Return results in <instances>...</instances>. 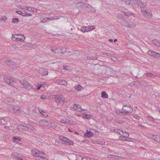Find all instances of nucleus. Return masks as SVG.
<instances>
[{"mask_svg":"<svg viewBox=\"0 0 160 160\" xmlns=\"http://www.w3.org/2000/svg\"><path fill=\"white\" fill-rule=\"evenodd\" d=\"M19 153L16 152H14L12 153V155L14 158H16L17 156H18Z\"/></svg>","mask_w":160,"mask_h":160,"instance_id":"obj_37","label":"nucleus"},{"mask_svg":"<svg viewBox=\"0 0 160 160\" xmlns=\"http://www.w3.org/2000/svg\"><path fill=\"white\" fill-rule=\"evenodd\" d=\"M77 7L78 9H83L88 7L87 4L83 2H78L77 4Z\"/></svg>","mask_w":160,"mask_h":160,"instance_id":"obj_8","label":"nucleus"},{"mask_svg":"<svg viewBox=\"0 0 160 160\" xmlns=\"http://www.w3.org/2000/svg\"><path fill=\"white\" fill-rule=\"evenodd\" d=\"M147 118L150 121L154 122H155V119H154L153 117H151L150 116H147Z\"/></svg>","mask_w":160,"mask_h":160,"instance_id":"obj_25","label":"nucleus"},{"mask_svg":"<svg viewBox=\"0 0 160 160\" xmlns=\"http://www.w3.org/2000/svg\"><path fill=\"white\" fill-rule=\"evenodd\" d=\"M119 139L120 140H122V141H126V140H128L127 139V138H126L124 136H120L119 138Z\"/></svg>","mask_w":160,"mask_h":160,"instance_id":"obj_26","label":"nucleus"},{"mask_svg":"<svg viewBox=\"0 0 160 160\" xmlns=\"http://www.w3.org/2000/svg\"><path fill=\"white\" fill-rule=\"evenodd\" d=\"M38 73L42 75L45 76L48 74V72L46 70H44L43 69H41L38 70Z\"/></svg>","mask_w":160,"mask_h":160,"instance_id":"obj_10","label":"nucleus"},{"mask_svg":"<svg viewBox=\"0 0 160 160\" xmlns=\"http://www.w3.org/2000/svg\"><path fill=\"white\" fill-rule=\"evenodd\" d=\"M63 69L65 70H68L69 68L67 66H63Z\"/></svg>","mask_w":160,"mask_h":160,"instance_id":"obj_51","label":"nucleus"},{"mask_svg":"<svg viewBox=\"0 0 160 160\" xmlns=\"http://www.w3.org/2000/svg\"><path fill=\"white\" fill-rule=\"evenodd\" d=\"M32 154L37 159L39 160H48V159L44 157L45 154L43 152H41L39 150L36 149H33L32 150Z\"/></svg>","mask_w":160,"mask_h":160,"instance_id":"obj_2","label":"nucleus"},{"mask_svg":"<svg viewBox=\"0 0 160 160\" xmlns=\"http://www.w3.org/2000/svg\"><path fill=\"white\" fill-rule=\"evenodd\" d=\"M24 87L26 88H28L30 87V84L27 82L26 80H24L22 82L20 81Z\"/></svg>","mask_w":160,"mask_h":160,"instance_id":"obj_9","label":"nucleus"},{"mask_svg":"<svg viewBox=\"0 0 160 160\" xmlns=\"http://www.w3.org/2000/svg\"><path fill=\"white\" fill-rule=\"evenodd\" d=\"M74 133L77 134H78V133L77 131H75Z\"/></svg>","mask_w":160,"mask_h":160,"instance_id":"obj_62","label":"nucleus"},{"mask_svg":"<svg viewBox=\"0 0 160 160\" xmlns=\"http://www.w3.org/2000/svg\"><path fill=\"white\" fill-rule=\"evenodd\" d=\"M122 110L123 112H120L122 113L123 115L124 114L128 115L133 111V109L128 104H124Z\"/></svg>","mask_w":160,"mask_h":160,"instance_id":"obj_3","label":"nucleus"},{"mask_svg":"<svg viewBox=\"0 0 160 160\" xmlns=\"http://www.w3.org/2000/svg\"><path fill=\"white\" fill-rule=\"evenodd\" d=\"M156 76L160 78V74H157Z\"/></svg>","mask_w":160,"mask_h":160,"instance_id":"obj_58","label":"nucleus"},{"mask_svg":"<svg viewBox=\"0 0 160 160\" xmlns=\"http://www.w3.org/2000/svg\"><path fill=\"white\" fill-rule=\"evenodd\" d=\"M88 142V140H84L82 141V142H85V143H87Z\"/></svg>","mask_w":160,"mask_h":160,"instance_id":"obj_57","label":"nucleus"},{"mask_svg":"<svg viewBox=\"0 0 160 160\" xmlns=\"http://www.w3.org/2000/svg\"><path fill=\"white\" fill-rule=\"evenodd\" d=\"M38 109L39 112L44 117L46 118L48 116L47 114L44 110L39 108H38Z\"/></svg>","mask_w":160,"mask_h":160,"instance_id":"obj_12","label":"nucleus"},{"mask_svg":"<svg viewBox=\"0 0 160 160\" xmlns=\"http://www.w3.org/2000/svg\"><path fill=\"white\" fill-rule=\"evenodd\" d=\"M113 157V158H116V159H118V158H119V157L116 156H114V155H111Z\"/></svg>","mask_w":160,"mask_h":160,"instance_id":"obj_55","label":"nucleus"},{"mask_svg":"<svg viewBox=\"0 0 160 160\" xmlns=\"http://www.w3.org/2000/svg\"><path fill=\"white\" fill-rule=\"evenodd\" d=\"M90 115L89 114H87L85 116V118L86 119H89L90 118Z\"/></svg>","mask_w":160,"mask_h":160,"instance_id":"obj_49","label":"nucleus"},{"mask_svg":"<svg viewBox=\"0 0 160 160\" xmlns=\"http://www.w3.org/2000/svg\"><path fill=\"white\" fill-rule=\"evenodd\" d=\"M136 118L139 120L140 118V117L139 116H137Z\"/></svg>","mask_w":160,"mask_h":160,"instance_id":"obj_61","label":"nucleus"},{"mask_svg":"<svg viewBox=\"0 0 160 160\" xmlns=\"http://www.w3.org/2000/svg\"><path fill=\"white\" fill-rule=\"evenodd\" d=\"M82 160H92L91 159L89 158H82Z\"/></svg>","mask_w":160,"mask_h":160,"instance_id":"obj_47","label":"nucleus"},{"mask_svg":"<svg viewBox=\"0 0 160 160\" xmlns=\"http://www.w3.org/2000/svg\"><path fill=\"white\" fill-rule=\"evenodd\" d=\"M56 19H58V18H54V17H52L50 18H46V21H49L52 20Z\"/></svg>","mask_w":160,"mask_h":160,"instance_id":"obj_35","label":"nucleus"},{"mask_svg":"<svg viewBox=\"0 0 160 160\" xmlns=\"http://www.w3.org/2000/svg\"><path fill=\"white\" fill-rule=\"evenodd\" d=\"M87 32L90 31L92 30H94L95 28V27L94 26H88L86 27Z\"/></svg>","mask_w":160,"mask_h":160,"instance_id":"obj_17","label":"nucleus"},{"mask_svg":"<svg viewBox=\"0 0 160 160\" xmlns=\"http://www.w3.org/2000/svg\"><path fill=\"white\" fill-rule=\"evenodd\" d=\"M25 128L30 130H34L35 129V128L34 127L31 125H28L26 126Z\"/></svg>","mask_w":160,"mask_h":160,"instance_id":"obj_30","label":"nucleus"},{"mask_svg":"<svg viewBox=\"0 0 160 160\" xmlns=\"http://www.w3.org/2000/svg\"><path fill=\"white\" fill-rule=\"evenodd\" d=\"M20 109V107L19 106H17L14 107L13 109V111L14 112H16L17 111L19 110Z\"/></svg>","mask_w":160,"mask_h":160,"instance_id":"obj_29","label":"nucleus"},{"mask_svg":"<svg viewBox=\"0 0 160 160\" xmlns=\"http://www.w3.org/2000/svg\"><path fill=\"white\" fill-rule=\"evenodd\" d=\"M47 22V21H46V18L43 19L41 21V22L42 23H45Z\"/></svg>","mask_w":160,"mask_h":160,"instance_id":"obj_52","label":"nucleus"},{"mask_svg":"<svg viewBox=\"0 0 160 160\" xmlns=\"http://www.w3.org/2000/svg\"><path fill=\"white\" fill-rule=\"evenodd\" d=\"M60 139L62 140L63 141L65 142V143L67 141V140H68V139L67 138L64 137H62L60 138Z\"/></svg>","mask_w":160,"mask_h":160,"instance_id":"obj_41","label":"nucleus"},{"mask_svg":"<svg viewBox=\"0 0 160 160\" xmlns=\"http://www.w3.org/2000/svg\"><path fill=\"white\" fill-rule=\"evenodd\" d=\"M17 38V37H16V36H12V39L13 40H14V39H15V40H16V38Z\"/></svg>","mask_w":160,"mask_h":160,"instance_id":"obj_54","label":"nucleus"},{"mask_svg":"<svg viewBox=\"0 0 160 160\" xmlns=\"http://www.w3.org/2000/svg\"><path fill=\"white\" fill-rule=\"evenodd\" d=\"M159 54V53L155 52V53L152 55V56L154 57L158 58Z\"/></svg>","mask_w":160,"mask_h":160,"instance_id":"obj_43","label":"nucleus"},{"mask_svg":"<svg viewBox=\"0 0 160 160\" xmlns=\"http://www.w3.org/2000/svg\"><path fill=\"white\" fill-rule=\"evenodd\" d=\"M87 29H86V27H82L81 28V30L83 32H87Z\"/></svg>","mask_w":160,"mask_h":160,"instance_id":"obj_40","label":"nucleus"},{"mask_svg":"<svg viewBox=\"0 0 160 160\" xmlns=\"http://www.w3.org/2000/svg\"><path fill=\"white\" fill-rule=\"evenodd\" d=\"M21 138L19 137H13L12 138V140L14 141H15L17 140L18 141H20L21 140Z\"/></svg>","mask_w":160,"mask_h":160,"instance_id":"obj_28","label":"nucleus"},{"mask_svg":"<svg viewBox=\"0 0 160 160\" xmlns=\"http://www.w3.org/2000/svg\"><path fill=\"white\" fill-rule=\"evenodd\" d=\"M147 53L149 55L152 56V55L155 53V52L152 50H149Z\"/></svg>","mask_w":160,"mask_h":160,"instance_id":"obj_34","label":"nucleus"},{"mask_svg":"<svg viewBox=\"0 0 160 160\" xmlns=\"http://www.w3.org/2000/svg\"><path fill=\"white\" fill-rule=\"evenodd\" d=\"M15 35H20V36H23V35L22 34H16Z\"/></svg>","mask_w":160,"mask_h":160,"instance_id":"obj_59","label":"nucleus"},{"mask_svg":"<svg viewBox=\"0 0 160 160\" xmlns=\"http://www.w3.org/2000/svg\"><path fill=\"white\" fill-rule=\"evenodd\" d=\"M55 102L58 104H62L65 100V98L62 95H55Z\"/></svg>","mask_w":160,"mask_h":160,"instance_id":"obj_5","label":"nucleus"},{"mask_svg":"<svg viewBox=\"0 0 160 160\" xmlns=\"http://www.w3.org/2000/svg\"><path fill=\"white\" fill-rule=\"evenodd\" d=\"M7 123V122L4 119L0 118V124L2 125H6Z\"/></svg>","mask_w":160,"mask_h":160,"instance_id":"obj_23","label":"nucleus"},{"mask_svg":"<svg viewBox=\"0 0 160 160\" xmlns=\"http://www.w3.org/2000/svg\"><path fill=\"white\" fill-rule=\"evenodd\" d=\"M4 79L7 83L9 85L13 86L15 84V82L14 79L10 77H7L6 76H4Z\"/></svg>","mask_w":160,"mask_h":160,"instance_id":"obj_4","label":"nucleus"},{"mask_svg":"<svg viewBox=\"0 0 160 160\" xmlns=\"http://www.w3.org/2000/svg\"><path fill=\"white\" fill-rule=\"evenodd\" d=\"M22 126V125H21V126H18V129H19V128H21Z\"/></svg>","mask_w":160,"mask_h":160,"instance_id":"obj_63","label":"nucleus"},{"mask_svg":"<svg viewBox=\"0 0 160 160\" xmlns=\"http://www.w3.org/2000/svg\"><path fill=\"white\" fill-rule=\"evenodd\" d=\"M73 108L78 112H82L83 111V109L81 108L80 105L78 104H74L73 106Z\"/></svg>","mask_w":160,"mask_h":160,"instance_id":"obj_11","label":"nucleus"},{"mask_svg":"<svg viewBox=\"0 0 160 160\" xmlns=\"http://www.w3.org/2000/svg\"><path fill=\"white\" fill-rule=\"evenodd\" d=\"M150 138H152L153 140L158 142V140L159 138V136L152 135H151Z\"/></svg>","mask_w":160,"mask_h":160,"instance_id":"obj_15","label":"nucleus"},{"mask_svg":"<svg viewBox=\"0 0 160 160\" xmlns=\"http://www.w3.org/2000/svg\"><path fill=\"white\" fill-rule=\"evenodd\" d=\"M15 159L19 160H23L22 158L20 157L19 155V154H18V156L16 157V158Z\"/></svg>","mask_w":160,"mask_h":160,"instance_id":"obj_45","label":"nucleus"},{"mask_svg":"<svg viewBox=\"0 0 160 160\" xmlns=\"http://www.w3.org/2000/svg\"><path fill=\"white\" fill-rule=\"evenodd\" d=\"M152 43L158 47L160 46V42L158 40L154 39L152 41Z\"/></svg>","mask_w":160,"mask_h":160,"instance_id":"obj_14","label":"nucleus"},{"mask_svg":"<svg viewBox=\"0 0 160 160\" xmlns=\"http://www.w3.org/2000/svg\"><path fill=\"white\" fill-rule=\"evenodd\" d=\"M47 97L46 95H42L41 96L40 98L42 99H44Z\"/></svg>","mask_w":160,"mask_h":160,"instance_id":"obj_46","label":"nucleus"},{"mask_svg":"<svg viewBox=\"0 0 160 160\" xmlns=\"http://www.w3.org/2000/svg\"><path fill=\"white\" fill-rule=\"evenodd\" d=\"M25 38L24 36L22 38H16V41H23L25 40Z\"/></svg>","mask_w":160,"mask_h":160,"instance_id":"obj_31","label":"nucleus"},{"mask_svg":"<svg viewBox=\"0 0 160 160\" xmlns=\"http://www.w3.org/2000/svg\"><path fill=\"white\" fill-rule=\"evenodd\" d=\"M7 19V18L4 16H3L2 17L0 18V21H5Z\"/></svg>","mask_w":160,"mask_h":160,"instance_id":"obj_42","label":"nucleus"},{"mask_svg":"<svg viewBox=\"0 0 160 160\" xmlns=\"http://www.w3.org/2000/svg\"><path fill=\"white\" fill-rule=\"evenodd\" d=\"M108 41L110 42H112V41H113L112 40V39H109Z\"/></svg>","mask_w":160,"mask_h":160,"instance_id":"obj_60","label":"nucleus"},{"mask_svg":"<svg viewBox=\"0 0 160 160\" xmlns=\"http://www.w3.org/2000/svg\"><path fill=\"white\" fill-rule=\"evenodd\" d=\"M50 126L53 128H55L57 126L56 124L54 123L50 122Z\"/></svg>","mask_w":160,"mask_h":160,"instance_id":"obj_36","label":"nucleus"},{"mask_svg":"<svg viewBox=\"0 0 160 160\" xmlns=\"http://www.w3.org/2000/svg\"><path fill=\"white\" fill-rule=\"evenodd\" d=\"M142 12L144 16L148 19H150L152 18V15L150 11H147L143 9H141Z\"/></svg>","mask_w":160,"mask_h":160,"instance_id":"obj_6","label":"nucleus"},{"mask_svg":"<svg viewBox=\"0 0 160 160\" xmlns=\"http://www.w3.org/2000/svg\"><path fill=\"white\" fill-rule=\"evenodd\" d=\"M12 22L13 23H17L19 22V19L17 18H14L12 20Z\"/></svg>","mask_w":160,"mask_h":160,"instance_id":"obj_32","label":"nucleus"},{"mask_svg":"<svg viewBox=\"0 0 160 160\" xmlns=\"http://www.w3.org/2000/svg\"><path fill=\"white\" fill-rule=\"evenodd\" d=\"M68 120L66 119H61L60 120V122L62 123H64V124H68V122L67 121Z\"/></svg>","mask_w":160,"mask_h":160,"instance_id":"obj_33","label":"nucleus"},{"mask_svg":"<svg viewBox=\"0 0 160 160\" xmlns=\"http://www.w3.org/2000/svg\"><path fill=\"white\" fill-rule=\"evenodd\" d=\"M75 89L77 91H79L81 89H83L82 87L80 84H78L75 87Z\"/></svg>","mask_w":160,"mask_h":160,"instance_id":"obj_22","label":"nucleus"},{"mask_svg":"<svg viewBox=\"0 0 160 160\" xmlns=\"http://www.w3.org/2000/svg\"><path fill=\"white\" fill-rule=\"evenodd\" d=\"M93 134L92 132L90 131H87L84 134V136L85 137L90 138L93 136Z\"/></svg>","mask_w":160,"mask_h":160,"instance_id":"obj_13","label":"nucleus"},{"mask_svg":"<svg viewBox=\"0 0 160 160\" xmlns=\"http://www.w3.org/2000/svg\"><path fill=\"white\" fill-rule=\"evenodd\" d=\"M145 76L147 78H155V76L153 75L152 74L150 73H146L145 74Z\"/></svg>","mask_w":160,"mask_h":160,"instance_id":"obj_21","label":"nucleus"},{"mask_svg":"<svg viewBox=\"0 0 160 160\" xmlns=\"http://www.w3.org/2000/svg\"><path fill=\"white\" fill-rule=\"evenodd\" d=\"M132 1H133V0H129V1H128L126 2V3H127V4L128 3V4H130V3L129 2H131Z\"/></svg>","mask_w":160,"mask_h":160,"instance_id":"obj_56","label":"nucleus"},{"mask_svg":"<svg viewBox=\"0 0 160 160\" xmlns=\"http://www.w3.org/2000/svg\"><path fill=\"white\" fill-rule=\"evenodd\" d=\"M6 63L10 67H13V65L14 64L13 62L11 61L10 60H8L6 61Z\"/></svg>","mask_w":160,"mask_h":160,"instance_id":"obj_16","label":"nucleus"},{"mask_svg":"<svg viewBox=\"0 0 160 160\" xmlns=\"http://www.w3.org/2000/svg\"><path fill=\"white\" fill-rule=\"evenodd\" d=\"M146 5L145 3H144L143 4H142V3H141V6H140L141 8H143L144 7H145L146 6Z\"/></svg>","mask_w":160,"mask_h":160,"instance_id":"obj_48","label":"nucleus"},{"mask_svg":"<svg viewBox=\"0 0 160 160\" xmlns=\"http://www.w3.org/2000/svg\"><path fill=\"white\" fill-rule=\"evenodd\" d=\"M54 52L55 53H63L64 52H62V49L57 48L56 49L54 50Z\"/></svg>","mask_w":160,"mask_h":160,"instance_id":"obj_19","label":"nucleus"},{"mask_svg":"<svg viewBox=\"0 0 160 160\" xmlns=\"http://www.w3.org/2000/svg\"><path fill=\"white\" fill-rule=\"evenodd\" d=\"M58 82L59 84L64 85H66L67 84V82L64 80H59Z\"/></svg>","mask_w":160,"mask_h":160,"instance_id":"obj_18","label":"nucleus"},{"mask_svg":"<svg viewBox=\"0 0 160 160\" xmlns=\"http://www.w3.org/2000/svg\"><path fill=\"white\" fill-rule=\"evenodd\" d=\"M115 131L116 133H117L119 135H123L124 133V132L123 131H121V132L119 131V130H117L116 131L114 130Z\"/></svg>","mask_w":160,"mask_h":160,"instance_id":"obj_38","label":"nucleus"},{"mask_svg":"<svg viewBox=\"0 0 160 160\" xmlns=\"http://www.w3.org/2000/svg\"><path fill=\"white\" fill-rule=\"evenodd\" d=\"M16 12L19 15H21L23 16H24L25 12H22L20 11H17Z\"/></svg>","mask_w":160,"mask_h":160,"instance_id":"obj_39","label":"nucleus"},{"mask_svg":"<svg viewBox=\"0 0 160 160\" xmlns=\"http://www.w3.org/2000/svg\"><path fill=\"white\" fill-rule=\"evenodd\" d=\"M132 14L130 12H121L118 15V22L120 23L121 24L125 27L134 28L135 26L133 25H131L129 24V22L126 21L123 19H121V18H127L130 16Z\"/></svg>","mask_w":160,"mask_h":160,"instance_id":"obj_1","label":"nucleus"},{"mask_svg":"<svg viewBox=\"0 0 160 160\" xmlns=\"http://www.w3.org/2000/svg\"><path fill=\"white\" fill-rule=\"evenodd\" d=\"M51 122L50 121H47L46 119H42L40 120L38 123H39L40 125L45 127H48L50 123Z\"/></svg>","mask_w":160,"mask_h":160,"instance_id":"obj_7","label":"nucleus"},{"mask_svg":"<svg viewBox=\"0 0 160 160\" xmlns=\"http://www.w3.org/2000/svg\"><path fill=\"white\" fill-rule=\"evenodd\" d=\"M54 50L55 49H53L52 48H51V51H52V52H54Z\"/></svg>","mask_w":160,"mask_h":160,"instance_id":"obj_64","label":"nucleus"},{"mask_svg":"<svg viewBox=\"0 0 160 160\" xmlns=\"http://www.w3.org/2000/svg\"><path fill=\"white\" fill-rule=\"evenodd\" d=\"M41 85H40L39 84H38V86L37 87V89H39L40 88H41Z\"/></svg>","mask_w":160,"mask_h":160,"instance_id":"obj_53","label":"nucleus"},{"mask_svg":"<svg viewBox=\"0 0 160 160\" xmlns=\"http://www.w3.org/2000/svg\"><path fill=\"white\" fill-rule=\"evenodd\" d=\"M125 135H124V136L127 138H128V137L129 136L128 133L127 132H125Z\"/></svg>","mask_w":160,"mask_h":160,"instance_id":"obj_50","label":"nucleus"},{"mask_svg":"<svg viewBox=\"0 0 160 160\" xmlns=\"http://www.w3.org/2000/svg\"><path fill=\"white\" fill-rule=\"evenodd\" d=\"M73 144V142L72 141L68 139L67 140V141L65 143V144L67 145H72Z\"/></svg>","mask_w":160,"mask_h":160,"instance_id":"obj_27","label":"nucleus"},{"mask_svg":"<svg viewBox=\"0 0 160 160\" xmlns=\"http://www.w3.org/2000/svg\"><path fill=\"white\" fill-rule=\"evenodd\" d=\"M108 95L107 94L106 92L103 91L101 93V97L103 98H108Z\"/></svg>","mask_w":160,"mask_h":160,"instance_id":"obj_20","label":"nucleus"},{"mask_svg":"<svg viewBox=\"0 0 160 160\" xmlns=\"http://www.w3.org/2000/svg\"><path fill=\"white\" fill-rule=\"evenodd\" d=\"M25 9L28 10L29 11H31L32 12H37V9H36L34 11V8H30V7H26Z\"/></svg>","mask_w":160,"mask_h":160,"instance_id":"obj_24","label":"nucleus"},{"mask_svg":"<svg viewBox=\"0 0 160 160\" xmlns=\"http://www.w3.org/2000/svg\"><path fill=\"white\" fill-rule=\"evenodd\" d=\"M24 15H24V17H29L32 16V14H31L25 12Z\"/></svg>","mask_w":160,"mask_h":160,"instance_id":"obj_44","label":"nucleus"}]
</instances>
